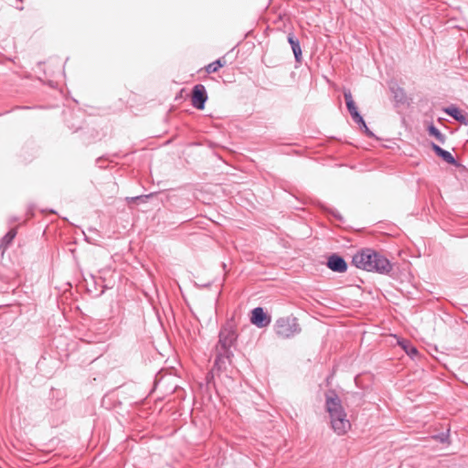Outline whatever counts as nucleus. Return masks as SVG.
I'll return each mask as SVG.
<instances>
[{
	"label": "nucleus",
	"instance_id": "f257e3e1",
	"mask_svg": "<svg viewBox=\"0 0 468 468\" xmlns=\"http://www.w3.org/2000/svg\"><path fill=\"white\" fill-rule=\"evenodd\" d=\"M238 333L231 322H227L219 330L218 340L215 346V362L212 372H221L227 369V365L231 363L234 356L232 348L236 346Z\"/></svg>",
	"mask_w": 468,
	"mask_h": 468
},
{
	"label": "nucleus",
	"instance_id": "f03ea898",
	"mask_svg": "<svg viewBox=\"0 0 468 468\" xmlns=\"http://www.w3.org/2000/svg\"><path fill=\"white\" fill-rule=\"evenodd\" d=\"M352 262L356 268L380 274H387L392 270L389 261L385 256L369 248L356 253Z\"/></svg>",
	"mask_w": 468,
	"mask_h": 468
},
{
	"label": "nucleus",
	"instance_id": "7ed1b4c3",
	"mask_svg": "<svg viewBox=\"0 0 468 468\" xmlns=\"http://www.w3.org/2000/svg\"><path fill=\"white\" fill-rule=\"evenodd\" d=\"M325 408L334 431L338 435L346 433L351 428V423L346 419L342 401L335 391L329 390L325 393Z\"/></svg>",
	"mask_w": 468,
	"mask_h": 468
},
{
	"label": "nucleus",
	"instance_id": "20e7f679",
	"mask_svg": "<svg viewBox=\"0 0 468 468\" xmlns=\"http://www.w3.org/2000/svg\"><path fill=\"white\" fill-rule=\"evenodd\" d=\"M274 331L283 339L291 338L301 332V327L295 317H280L275 321Z\"/></svg>",
	"mask_w": 468,
	"mask_h": 468
},
{
	"label": "nucleus",
	"instance_id": "39448f33",
	"mask_svg": "<svg viewBox=\"0 0 468 468\" xmlns=\"http://www.w3.org/2000/svg\"><path fill=\"white\" fill-rule=\"evenodd\" d=\"M271 322V317L262 307H255L251 311L250 323L258 328L267 327Z\"/></svg>",
	"mask_w": 468,
	"mask_h": 468
},
{
	"label": "nucleus",
	"instance_id": "423d86ee",
	"mask_svg": "<svg viewBox=\"0 0 468 468\" xmlns=\"http://www.w3.org/2000/svg\"><path fill=\"white\" fill-rule=\"evenodd\" d=\"M391 90L393 94L392 97L394 101V107L396 108L397 112L400 113L401 111L410 107L412 102V98L406 93L405 90Z\"/></svg>",
	"mask_w": 468,
	"mask_h": 468
},
{
	"label": "nucleus",
	"instance_id": "0eeeda50",
	"mask_svg": "<svg viewBox=\"0 0 468 468\" xmlns=\"http://www.w3.org/2000/svg\"><path fill=\"white\" fill-rule=\"evenodd\" d=\"M327 267L335 272H345L347 270V263L345 259L336 254L333 253L327 258Z\"/></svg>",
	"mask_w": 468,
	"mask_h": 468
},
{
	"label": "nucleus",
	"instance_id": "6e6552de",
	"mask_svg": "<svg viewBox=\"0 0 468 468\" xmlns=\"http://www.w3.org/2000/svg\"><path fill=\"white\" fill-rule=\"evenodd\" d=\"M207 90H191V103L197 110H203L207 101Z\"/></svg>",
	"mask_w": 468,
	"mask_h": 468
},
{
	"label": "nucleus",
	"instance_id": "1a4fd4ad",
	"mask_svg": "<svg viewBox=\"0 0 468 468\" xmlns=\"http://www.w3.org/2000/svg\"><path fill=\"white\" fill-rule=\"evenodd\" d=\"M431 149L433 152L441 157L444 162H446L449 165H452L454 166H459L460 164L455 159V157L447 150L442 149L438 144L431 143Z\"/></svg>",
	"mask_w": 468,
	"mask_h": 468
},
{
	"label": "nucleus",
	"instance_id": "9d476101",
	"mask_svg": "<svg viewBox=\"0 0 468 468\" xmlns=\"http://www.w3.org/2000/svg\"><path fill=\"white\" fill-rule=\"evenodd\" d=\"M443 112L455 121L459 122L462 124H468V118L465 114L462 112V111L456 107L455 105H450L443 109Z\"/></svg>",
	"mask_w": 468,
	"mask_h": 468
},
{
	"label": "nucleus",
	"instance_id": "9b49d317",
	"mask_svg": "<svg viewBox=\"0 0 468 468\" xmlns=\"http://www.w3.org/2000/svg\"><path fill=\"white\" fill-rule=\"evenodd\" d=\"M17 234L16 228L10 229L7 233L0 239V260L3 259L5 250L12 244Z\"/></svg>",
	"mask_w": 468,
	"mask_h": 468
},
{
	"label": "nucleus",
	"instance_id": "f8f14e48",
	"mask_svg": "<svg viewBox=\"0 0 468 468\" xmlns=\"http://www.w3.org/2000/svg\"><path fill=\"white\" fill-rule=\"evenodd\" d=\"M428 133L431 136L436 138L441 144H444L446 140L445 134H443L434 124H430L428 126Z\"/></svg>",
	"mask_w": 468,
	"mask_h": 468
},
{
	"label": "nucleus",
	"instance_id": "ddd939ff",
	"mask_svg": "<svg viewBox=\"0 0 468 468\" xmlns=\"http://www.w3.org/2000/svg\"><path fill=\"white\" fill-rule=\"evenodd\" d=\"M226 64L224 59H218L206 67L207 73H213L218 71L220 68H222Z\"/></svg>",
	"mask_w": 468,
	"mask_h": 468
},
{
	"label": "nucleus",
	"instance_id": "4468645a",
	"mask_svg": "<svg viewBox=\"0 0 468 468\" xmlns=\"http://www.w3.org/2000/svg\"><path fill=\"white\" fill-rule=\"evenodd\" d=\"M399 345L410 357H414L419 354L418 349L410 343L399 342Z\"/></svg>",
	"mask_w": 468,
	"mask_h": 468
},
{
	"label": "nucleus",
	"instance_id": "2eb2a0df",
	"mask_svg": "<svg viewBox=\"0 0 468 468\" xmlns=\"http://www.w3.org/2000/svg\"><path fill=\"white\" fill-rule=\"evenodd\" d=\"M347 111L349 112V113L355 122H363V117L359 113L356 104L354 106L348 108Z\"/></svg>",
	"mask_w": 468,
	"mask_h": 468
},
{
	"label": "nucleus",
	"instance_id": "dca6fc26",
	"mask_svg": "<svg viewBox=\"0 0 468 468\" xmlns=\"http://www.w3.org/2000/svg\"><path fill=\"white\" fill-rule=\"evenodd\" d=\"M344 97H345V101H346V108L347 109L352 107V106H354L356 104L354 100H353L351 90H344Z\"/></svg>",
	"mask_w": 468,
	"mask_h": 468
},
{
	"label": "nucleus",
	"instance_id": "f3484780",
	"mask_svg": "<svg viewBox=\"0 0 468 468\" xmlns=\"http://www.w3.org/2000/svg\"><path fill=\"white\" fill-rule=\"evenodd\" d=\"M449 437H450V430H447V431L445 432H441L439 434H436L433 436V438L441 442V443H445V442H448L449 441Z\"/></svg>",
	"mask_w": 468,
	"mask_h": 468
},
{
	"label": "nucleus",
	"instance_id": "a211bd4d",
	"mask_svg": "<svg viewBox=\"0 0 468 468\" xmlns=\"http://www.w3.org/2000/svg\"><path fill=\"white\" fill-rule=\"evenodd\" d=\"M152 196H153V194L133 197L130 198V201L131 202L144 201L145 199H148Z\"/></svg>",
	"mask_w": 468,
	"mask_h": 468
},
{
	"label": "nucleus",
	"instance_id": "6ab92c4d",
	"mask_svg": "<svg viewBox=\"0 0 468 468\" xmlns=\"http://www.w3.org/2000/svg\"><path fill=\"white\" fill-rule=\"evenodd\" d=\"M292 48L295 58L298 59L299 56H301V54H302L300 45H295V47H292Z\"/></svg>",
	"mask_w": 468,
	"mask_h": 468
},
{
	"label": "nucleus",
	"instance_id": "aec40b11",
	"mask_svg": "<svg viewBox=\"0 0 468 468\" xmlns=\"http://www.w3.org/2000/svg\"><path fill=\"white\" fill-rule=\"evenodd\" d=\"M288 41L291 44L292 48L295 47V45H299V42L294 38L293 35L292 34L288 36Z\"/></svg>",
	"mask_w": 468,
	"mask_h": 468
},
{
	"label": "nucleus",
	"instance_id": "412c9836",
	"mask_svg": "<svg viewBox=\"0 0 468 468\" xmlns=\"http://www.w3.org/2000/svg\"><path fill=\"white\" fill-rule=\"evenodd\" d=\"M364 133L367 134V137L369 138H373L375 137V134L368 129V127L367 129L364 130Z\"/></svg>",
	"mask_w": 468,
	"mask_h": 468
},
{
	"label": "nucleus",
	"instance_id": "4be33fe9",
	"mask_svg": "<svg viewBox=\"0 0 468 468\" xmlns=\"http://www.w3.org/2000/svg\"><path fill=\"white\" fill-rule=\"evenodd\" d=\"M356 124L359 126V128H360L361 130H363V131H364L365 129H367V124H366V122H365L364 120H363V122H356Z\"/></svg>",
	"mask_w": 468,
	"mask_h": 468
},
{
	"label": "nucleus",
	"instance_id": "5701e85b",
	"mask_svg": "<svg viewBox=\"0 0 468 468\" xmlns=\"http://www.w3.org/2000/svg\"><path fill=\"white\" fill-rule=\"evenodd\" d=\"M333 215L335 218L342 219V217L339 215V213L334 212Z\"/></svg>",
	"mask_w": 468,
	"mask_h": 468
},
{
	"label": "nucleus",
	"instance_id": "b1692460",
	"mask_svg": "<svg viewBox=\"0 0 468 468\" xmlns=\"http://www.w3.org/2000/svg\"><path fill=\"white\" fill-rule=\"evenodd\" d=\"M70 128H71V129H73V131H74V132H78V131L80 129V127L73 128V126H72V127H70Z\"/></svg>",
	"mask_w": 468,
	"mask_h": 468
},
{
	"label": "nucleus",
	"instance_id": "393cba45",
	"mask_svg": "<svg viewBox=\"0 0 468 468\" xmlns=\"http://www.w3.org/2000/svg\"><path fill=\"white\" fill-rule=\"evenodd\" d=\"M194 88L198 89V88H204V87L202 85H196Z\"/></svg>",
	"mask_w": 468,
	"mask_h": 468
}]
</instances>
